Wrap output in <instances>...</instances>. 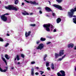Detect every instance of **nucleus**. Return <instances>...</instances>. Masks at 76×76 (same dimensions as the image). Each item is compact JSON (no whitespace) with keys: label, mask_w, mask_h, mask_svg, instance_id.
<instances>
[{"label":"nucleus","mask_w":76,"mask_h":76,"mask_svg":"<svg viewBox=\"0 0 76 76\" xmlns=\"http://www.w3.org/2000/svg\"><path fill=\"white\" fill-rule=\"evenodd\" d=\"M70 12H68V15L70 18H72V17H74V18H76V15H74V12H76V7L74 8V9H71L70 10Z\"/></svg>","instance_id":"f257e3e1"},{"label":"nucleus","mask_w":76,"mask_h":76,"mask_svg":"<svg viewBox=\"0 0 76 76\" xmlns=\"http://www.w3.org/2000/svg\"><path fill=\"white\" fill-rule=\"evenodd\" d=\"M5 8H6V9L9 10H15V11H17V10H18V9H17L16 7L13 6L12 5H9L7 7H5Z\"/></svg>","instance_id":"f03ea898"},{"label":"nucleus","mask_w":76,"mask_h":76,"mask_svg":"<svg viewBox=\"0 0 76 76\" xmlns=\"http://www.w3.org/2000/svg\"><path fill=\"white\" fill-rule=\"evenodd\" d=\"M64 50H60V52L59 53V54L57 53H55V58H57V57H58L59 56H62L64 55Z\"/></svg>","instance_id":"7ed1b4c3"},{"label":"nucleus","mask_w":76,"mask_h":76,"mask_svg":"<svg viewBox=\"0 0 76 76\" xmlns=\"http://www.w3.org/2000/svg\"><path fill=\"white\" fill-rule=\"evenodd\" d=\"M9 14L7 13L5 14H4L3 15H2L1 16V19L4 22H6L7 21V17L5 16V15H9Z\"/></svg>","instance_id":"20e7f679"},{"label":"nucleus","mask_w":76,"mask_h":76,"mask_svg":"<svg viewBox=\"0 0 76 76\" xmlns=\"http://www.w3.org/2000/svg\"><path fill=\"white\" fill-rule=\"evenodd\" d=\"M51 26V24L50 23H48L47 24H44L43 26L44 28H45L46 31H50V27Z\"/></svg>","instance_id":"39448f33"},{"label":"nucleus","mask_w":76,"mask_h":76,"mask_svg":"<svg viewBox=\"0 0 76 76\" xmlns=\"http://www.w3.org/2000/svg\"><path fill=\"white\" fill-rule=\"evenodd\" d=\"M61 74L60 73L58 72L57 74V75L58 76H65L66 74H65V72L63 70H61L60 71Z\"/></svg>","instance_id":"423d86ee"},{"label":"nucleus","mask_w":76,"mask_h":76,"mask_svg":"<svg viewBox=\"0 0 76 76\" xmlns=\"http://www.w3.org/2000/svg\"><path fill=\"white\" fill-rule=\"evenodd\" d=\"M26 2L27 3H30L31 4H35V5H38V3H36L35 1H28L25 0Z\"/></svg>","instance_id":"0eeeda50"},{"label":"nucleus","mask_w":76,"mask_h":76,"mask_svg":"<svg viewBox=\"0 0 76 76\" xmlns=\"http://www.w3.org/2000/svg\"><path fill=\"white\" fill-rule=\"evenodd\" d=\"M53 6L55 7H56V8L58 9L61 10H63V9H62V7H61L60 5H59L57 4H53Z\"/></svg>","instance_id":"6e6552de"},{"label":"nucleus","mask_w":76,"mask_h":76,"mask_svg":"<svg viewBox=\"0 0 76 76\" xmlns=\"http://www.w3.org/2000/svg\"><path fill=\"white\" fill-rule=\"evenodd\" d=\"M43 48H44V45H43V44L42 43L40 44L39 45L37 48V50L39 49L40 50H41L43 49Z\"/></svg>","instance_id":"1a4fd4ad"},{"label":"nucleus","mask_w":76,"mask_h":76,"mask_svg":"<svg viewBox=\"0 0 76 76\" xmlns=\"http://www.w3.org/2000/svg\"><path fill=\"white\" fill-rule=\"evenodd\" d=\"M31 33V31H28V33H27V32L26 31L25 34L26 37H28V36H29Z\"/></svg>","instance_id":"9d476101"},{"label":"nucleus","mask_w":76,"mask_h":76,"mask_svg":"<svg viewBox=\"0 0 76 76\" xmlns=\"http://www.w3.org/2000/svg\"><path fill=\"white\" fill-rule=\"evenodd\" d=\"M45 10L47 12H52V10L51 9L48 7H46L45 8Z\"/></svg>","instance_id":"9b49d317"},{"label":"nucleus","mask_w":76,"mask_h":76,"mask_svg":"<svg viewBox=\"0 0 76 76\" xmlns=\"http://www.w3.org/2000/svg\"><path fill=\"white\" fill-rule=\"evenodd\" d=\"M61 21V19L60 18H59L57 19L56 22L57 23H59Z\"/></svg>","instance_id":"f8f14e48"},{"label":"nucleus","mask_w":76,"mask_h":76,"mask_svg":"<svg viewBox=\"0 0 76 76\" xmlns=\"http://www.w3.org/2000/svg\"><path fill=\"white\" fill-rule=\"evenodd\" d=\"M34 68H32L31 69V74L32 76H34Z\"/></svg>","instance_id":"ddd939ff"},{"label":"nucleus","mask_w":76,"mask_h":76,"mask_svg":"<svg viewBox=\"0 0 76 76\" xmlns=\"http://www.w3.org/2000/svg\"><path fill=\"white\" fill-rule=\"evenodd\" d=\"M25 12H22V14L23 15H24V16H25V15H29V14L28 12H26L24 11Z\"/></svg>","instance_id":"4468645a"},{"label":"nucleus","mask_w":76,"mask_h":76,"mask_svg":"<svg viewBox=\"0 0 76 76\" xmlns=\"http://www.w3.org/2000/svg\"><path fill=\"white\" fill-rule=\"evenodd\" d=\"M73 46H74V45L73 44H69L68 45V48H70V47H71V48H73Z\"/></svg>","instance_id":"2eb2a0df"},{"label":"nucleus","mask_w":76,"mask_h":76,"mask_svg":"<svg viewBox=\"0 0 76 76\" xmlns=\"http://www.w3.org/2000/svg\"><path fill=\"white\" fill-rule=\"evenodd\" d=\"M2 58L3 60V61H4V62L5 63L6 65H7V61H6V60L5 58H3V57H2Z\"/></svg>","instance_id":"dca6fc26"},{"label":"nucleus","mask_w":76,"mask_h":76,"mask_svg":"<svg viewBox=\"0 0 76 76\" xmlns=\"http://www.w3.org/2000/svg\"><path fill=\"white\" fill-rule=\"evenodd\" d=\"M5 57L6 58V59H7V60L9 59V55H7V54H6L5 55Z\"/></svg>","instance_id":"f3484780"},{"label":"nucleus","mask_w":76,"mask_h":76,"mask_svg":"<svg viewBox=\"0 0 76 76\" xmlns=\"http://www.w3.org/2000/svg\"><path fill=\"white\" fill-rule=\"evenodd\" d=\"M7 70V69H5L4 70H3V69H1L0 71L1 72H6Z\"/></svg>","instance_id":"a211bd4d"},{"label":"nucleus","mask_w":76,"mask_h":76,"mask_svg":"<svg viewBox=\"0 0 76 76\" xmlns=\"http://www.w3.org/2000/svg\"><path fill=\"white\" fill-rule=\"evenodd\" d=\"M46 40V39L45 38H43V37H41L40 39V41H44Z\"/></svg>","instance_id":"6ab92c4d"},{"label":"nucleus","mask_w":76,"mask_h":76,"mask_svg":"<svg viewBox=\"0 0 76 76\" xmlns=\"http://www.w3.org/2000/svg\"><path fill=\"white\" fill-rule=\"evenodd\" d=\"M51 68L52 69H53V70H54V64H53V63H52L51 64Z\"/></svg>","instance_id":"aec40b11"},{"label":"nucleus","mask_w":76,"mask_h":76,"mask_svg":"<svg viewBox=\"0 0 76 76\" xmlns=\"http://www.w3.org/2000/svg\"><path fill=\"white\" fill-rule=\"evenodd\" d=\"M16 58H17V61H19L20 60V58H19V56L18 55H17L16 56Z\"/></svg>","instance_id":"412c9836"},{"label":"nucleus","mask_w":76,"mask_h":76,"mask_svg":"<svg viewBox=\"0 0 76 76\" xmlns=\"http://www.w3.org/2000/svg\"><path fill=\"white\" fill-rule=\"evenodd\" d=\"M56 1L58 3H60L62 2V1H63V0H56Z\"/></svg>","instance_id":"4be33fe9"},{"label":"nucleus","mask_w":76,"mask_h":76,"mask_svg":"<svg viewBox=\"0 0 76 76\" xmlns=\"http://www.w3.org/2000/svg\"><path fill=\"white\" fill-rule=\"evenodd\" d=\"M47 57V54H45L44 56V61H46V59H45V58H46V57Z\"/></svg>","instance_id":"5701e85b"},{"label":"nucleus","mask_w":76,"mask_h":76,"mask_svg":"<svg viewBox=\"0 0 76 76\" xmlns=\"http://www.w3.org/2000/svg\"><path fill=\"white\" fill-rule=\"evenodd\" d=\"M73 22L76 24V18H73Z\"/></svg>","instance_id":"b1692460"},{"label":"nucleus","mask_w":76,"mask_h":76,"mask_svg":"<svg viewBox=\"0 0 76 76\" xmlns=\"http://www.w3.org/2000/svg\"><path fill=\"white\" fill-rule=\"evenodd\" d=\"M49 63L48 62H47L46 64V67H48L49 66Z\"/></svg>","instance_id":"393cba45"},{"label":"nucleus","mask_w":76,"mask_h":76,"mask_svg":"<svg viewBox=\"0 0 76 76\" xmlns=\"http://www.w3.org/2000/svg\"><path fill=\"white\" fill-rule=\"evenodd\" d=\"M18 3V0H15V4H17Z\"/></svg>","instance_id":"a878e982"},{"label":"nucleus","mask_w":76,"mask_h":76,"mask_svg":"<svg viewBox=\"0 0 76 76\" xmlns=\"http://www.w3.org/2000/svg\"><path fill=\"white\" fill-rule=\"evenodd\" d=\"M36 26V25L35 24H30V26H33V27H34L35 26Z\"/></svg>","instance_id":"bb28decb"},{"label":"nucleus","mask_w":76,"mask_h":76,"mask_svg":"<svg viewBox=\"0 0 76 76\" xmlns=\"http://www.w3.org/2000/svg\"><path fill=\"white\" fill-rule=\"evenodd\" d=\"M0 41L1 42H3V41H4V40H3V39L0 37Z\"/></svg>","instance_id":"cd10ccee"},{"label":"nucleus","mask_w":76,"mask_h":76,"mask_svg":"<svg viewBox=\"0 0 76 76\" xmlns=\"http://www.w3.org/2000/svg\"><path fill=\"white\" fill-rule=\"evenodd\" d=\"M21 57H22V58H24V57H25V56L23 54H21Z\"/></svg>","instance_id":"c85d7f7f"},{"label":"nucleus","mask_w":76,"mask_h":76,"mask_svg":"<svg viewBox=\"0 0 76 76\" xmlns=\"http://www.w3.org/2000/svg\"><path fill=\"white\" fill-rule=\"evenodd\" d=\"M9 45V43H7L6 44V45H5V47H7V46H8V45Z\"/></svg>","instance_id":"c756f323"},{"label":"nucleus","mask_w":76,"mask_h":76,"mask_svg":"<svg viewBox=\"0 0 76 76\" xmlns=\"http://www.w3.org/2000/svg\"><path fill=\"white\" fill-rule=\"evenodd\" d=\"M35 62L34 61H32L31 63V64H35Z\"/></svg>","instance_id":"7c9ffc66"},{"label":"nucleus","mask_w":76,"mask_h":76,"mask_svg":"<svg viewBox=\"0 0 76 76\" xmlns=\"http://www.w3.org/2000/svg\"><path fill=\"white\" fill-rule=\"evenodd\" d=\"M52 15L53 16H55V13L54 12H53Z\"/></svg>","instance_id":"2f4dec72"},{"label":"nucleus","mask_w":76,"mask_h":76,"mask_svg":"<svg viewBox=\"0 0 76 76\" xmlns=\"http://www.w3.org/2000/svg\"><path fill=\"white\" fill-rule=\"evenodd\" d=\"M39 13L40 14H42V11L40 10L39 11Z\"/></svg>","instance_id":"473e14b6"},{"label":"nucleus","mask_w":76,"mask_h":76,"mask_svg":"<svg viewBox=\"0 0 76 76\" xmlns=\"http://www.w3.org/2000/svg\"><path fill=\"white\" fill-rule=\"evenodd\" d=\"M51 42H48L47 43V44H51Z\"/></svg>","instance_id":"72a5a7b5"},{"label":"nucleus","mask_w":76,"mask_h":76,"mask_svg":"<svg viewBox=\"0 0 76 76\" xmlns=\"http://www.w3.org/2000/svg\"><path fill=\"white\" fill-rule=\"evenodd\" d=\"M57 32V30L56 29H54L53 31V32Z\"/></svg>","instance_id":"f704fd0d"},{"label":"nucleus","mask_w":76,"mask_h":76,"mask_svg":"<svg viewBox=\"0 0 76 76\" xmlns=\"http://www.w3.org/2000/svg\"><path fill=\"white\" fill-rule=\"evenodd\" d=\"M47 70H50V68L48 67L47 68Z\"/></svg>","instance_id":"c9c22d12"},{"label":"nucleus","mask_w":76,"mask_h":76,"mask_svg":"<svg viewBox=\"0 0 76 76\" xmlns=\"http://www.w3.org/2000/svg\"><path fill=\"white\" fill-rule=\"evenodd\" d=\"M36 43H37V44H39V41H37V42Z\"/></svg>","instance_id":"e433bc0d"},{"label":"nucleus","mask_w":76,"mask_h":76,"mask_svg":"<svg viewBox=\"0 0 76 76\" xmlns=\"http://www.w3.org/2000/svg\"><path fill=\"white\" fill-rule=\"evenodd\" d=\"M66 56V55H64V56L62 57V58L63 59V58L64 57H65Z\"/></svg>","instance_id":"4c0bfd02"},{"label":"nucleus","mask_w":76,"mask_h":76,"mask_svg":"<svg viewBox=\"0 0 76 76\" xmlns=\"http://www.w3.org/2000/svg\"><path fill=\"white\" fill-rule=\"evenodd\" d=\"M44 73V71L40 73V75H42V74H43V73Z\"/></svg>","instance_id":"58836bf2"},{"label":"nucleus","mask_w":76,"mask_h":76,"mask_svg":"<svg viewBox=\"0 0 76 76\" xmlns=\"http://www.w3.org/2000/svg\"><path fill=\"white\" fill-rule=\"evenodd\" d=\"M62 59H63L62 58H60L59 59V61H61L62 60Z\"/></svg>","instance_id":"ea45409f"},{"label":"nucleus","mask_w":76,"mask_h":76,"mask_svg":"<svg viewBox=\"0 0 76 76\" xmlns=\"http://www.w3.org/2000/svg\"><path fill=\"white\" fill-rule=\"evenodd\" d=\"M7 36H10V34H9L7 33Z\"/></svg>","instance_id":"a19ab883"},{"label":"nucleus","mask_w":76,"mask_h":76,"mask_svg":"<svg viewBox=\"0 0 76 76\" xmlns=\"http://www.w3.org/2000/svg\"><path fill=\"white\" fill-rule=\"evenodd\" d=\"M22 6H24V4H25V3H22Z\"/></svg>","instance_id":"79ce46f5"},{"label":"nucleus","mask_w":76,"mask_h":76,"mask_svg":"<svg viewBox=\"0 0 76 76\" xmlns=\"http://www.w3.org/2000/svg\"><path fill=\"white\" fill-rule=\"evenodd\" d=\"M48 1L50 5H51V2L50 1Z\"/></svg>","instance_id":"37998d69"},{"label":"nucleus","mask_w":76,"mask_h":76,"mask_svg":"<svg viewBox=\"0 0 76 76\" xmlns=\"http://www.w3.org/2000/svg\"><path fill=\"white\" fill-rule=\"evenodd\" d=\"M15 64H18L17 62L16 61H15Z\"/></svg>","instance_id":"c03bdc74"},{"label":"nucleus","mask_w":76,"mask_h":76,"mask_svg":"<svg viewBox=\"0 0 76 76\" xmlns=\"http://www.w3.org/2000/svg\"><path fill=\"white\" fill-rule=\"evenodd\" d=\"M35 75H38V73L37 72H36Z\"/></svg>","instance_id":"a18cd8bd"},{"label":"nucleus","mask_w":76,"mask_h":76,"mask_svg":"<svg viewBox=\"0 0 76 76\" xmlns=\"http://www.w3.org/2000/svg\"><path fill=\"white\" fill-rule=\"evenodd\" d=\"M20 64V62H18V65H19V64Z\"/></svg>","instance_id":"49530a36"},{"label":"nucleus","mask_w":76,"mask_h":76,"mask_svg":"<svg viewBox=\"0 0 76 76\" xmlns=\"http://www.w3.org/2000/svg\"><path fill=\"white\" fill-rule=\"evenodd\" d=\"M36 69H39V67H36Z\"/></svg>","instance_id":"de8ad7c7"},{"label":"nucleus","mask_w":76,"mask_h":76,"mask_svg":"<svg viewBox=\"0 0 76 76\" xmlns=\"http://www.w3.org/2000/svg\"><path fill=\"white\" fill-rule=\"evenodd\" d=\"M74 50H76V46H75V48H74Z\"/></svg>","instance_id":"09e8293b"},{"label":"nucleus","mask_w":76,"mask_h":76,"mask_svg":"<svg viewBox=\"0 0 76 76\" xmlns=\"http://www.w3.org/2000/svg\"><path fill=\"white\" fill-rule=\"evenodd\" d=\"M6 69H8V67H6Z\"/></svg>","instance_id":"8fccbe9b"},{"label":"nucleus","mask_w":76,"mask_h":76,"mask_svg":"<svg viewBox=\"0 0 76 76\" xmlns=\"http://www.w3.org/2000/svg\"><path fill=\"white\" fill-rule=\"evenodd\" d=\"M50 38V39H51V38H52V37H49Z\"/></svg>","instance_id":"3c124183"},{"label":"nucleus","mask_w":76,"mask_h":76,"mask_svg":"<svg viewBox=\"0 0 76 76\" xmlns=\"http://www.w3.org/2000/svg\"><path fill=\"white\" fill-rule=\"evenodd\" d=\"M0 66H1V65H0V70H1V69H1V67H0Z\"/></svg>","instance_id":"603ef678"},{"label":"nucleus","mask_w":76,"mask_h":76,"mask_svg":"<svg viewBox=\"0 0 76 76\" xmlns=\"http://www.w3.org/2000/svg\"><path fill=\"white\" fill-rule=\"evenodd\" d=\"M75 72H76V66L75 68Z\"/></svg>","instance_id":"864d4df0"},{"label":"nucleus","mask_w":76,"mask_h":76,"mask_svg":"<svg viewBox=\"0 0 76 76\" xmlns=\"http://www.w3.org/2000/svg\"><path fill=\"white\" fill-rule=\"evenodd\" d=\"M15 61L16 60V58H15Z\"/></svg>","instance_id":"5fc2aeb1"},{"label":"nucleus","mask_w":76,"mask_h":76,"mask_svg":"<svg viewBox=\"0 0 76 76\" xmlns=\"http://www.w3.org/2000/svg\"><path fill=\"white\" fill-rule=\"evenodd\" d=\"M20 51H22V49L20 50Z\"/></svg>","instance_id":"6e6d98bb"},{"label":"nucleus","mask_w":76,"mask_h":76,"mask_svg":"<svg viewBox=\"0 0 76 76\" xmlns=\"http://www.w3.org/2000/svg\"><path fill=\"white\" fill-rule=\"evenodd\" d=\"M42 76H45V75H42Z\"/></svg>","instance_id":"4d7b16f0"},{"label":"nucleus","mask_w":76,"mask_h":76,"mask_svg":"<svg viewBox=\"0 0 76 76\" xmlns=\"http://www.w3.org/2000/svg\"><path fill=\"white\" fill-rule=\"evenodd\" d=\"M30 15H32V13H30Z\"/></svg>","instance_id":"13d9d810"},{"label":"nucleus","mask_w":76,"mask_h":76,"mask_svg":"<svg viewBox=\"0 0 76 76\" xmlns=\"http://www.w3.org/2000/svg\"><path fill=\"white\" fill-rule=\"evenodd\" d=\"M38 9H40V8L39 7V8H38Z\"/></svg>","instance_id":"bf43d9fd"},{"label":"nucleus","mask_w":76,"mask_h":76,"mask_svg":"<svg viewBox=\"0 0 76 76\" xmlns=\"http://www.w3.org/2000/svg\"><path fill=\"white\" fill-rule=\"evenodd\" d=\"M51 26H52V27H53V25H52Z\"/></svg>","instance_id":"052dcab7"},{"label":"nucleus","mask_w":76,"mask_h":76,"mask_svg":"<svg viewBox=\"0 0 76 76\" xmlns=\"http://www.w3.org/2000/svg\"><path fill=\"white\" fill-rule=\"evenodd\" d=\"M12 69H13V68H12Z\"/></svg>","instance_id":"680f3d73"},{"label":"nucleus","mask_w":76,"mask_h":76,"mask_svg":"<svg viewBox=\"0 0 76 76\" xmlns=\"http://www.w3.org/2000/svg\"><path fill=\"white\" fill-rule=\"evenodd\" d=\"M51 28H53V27H51Z\"/></svg>","instance_id":"e2e57ef3"},{"label":"nucleus","mask_w":76,"mask_h":76,"mask_svg":"<svg viewBox=\"0 0 76 76\" xmlns=\"http://www.w3.org/2000/svg\"><path fill=\"white\" fill-rule=\"evenodd\" d=\"M53 76V75H51V76Z\"/></svg>","instance_id":"0e129e2a"},{"label":"nucleus","mask_w":76,"mask_h":76,"mask_svg":"<svg viewBox=\"0 0 76 76\" xmlns=\"http://www.w3.org/2000/svg\"><path fill=\"white\" fill-rule=\"evenodd\" d=\"M34 54H36V53H34Z\"/></svg>","instance_id":"69168bd1"},{"label":"nucleus","mask_w":76,"mask_h":76,"mask_svg":"<svg viewBox=\"0 0 76 76\" xmlns=\"http://www.w3.org/2000/svg\"><path fill=\"white\" fill-rule=\"evenodd\" d=\"M40 72H42V71H40Z\"/></svg>","instance_id":"338daca9"},{"label":"nucleus","mask_w":76,"mask_h":76,"mask_svg":"<svg viewBox=\"0 0 76 76\" xmlns=\"http://www.w3.org/2000/svg\"><path fill=\"white\" fill-rule=\"evenodd\" d=\"M75 56H76V55H75Z\"/></svg>","instance_id":"774afa93"}]
</instances>
